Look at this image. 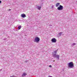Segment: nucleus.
<instances>
[{"label":"nucleus","instance_id":"nucleus-2","mask_svg":"<svg viewBox=\"0 0 77 77\" xmlns=\"http://www.w3.org/2000/svg\"><path fill=\"white\" fill-rule=\"evenodd\" d=\"M68 66L69 68H73L74 67V63L72 62H70L68 63Z\"/></svg>","mask_w":77,"mask_h":77},{"label":"nucleus","instance_id":"nucleus-8","mask_svg":"<svg viewBox=\"0 0 77 77\" xmlns=\"http://www.w3.org/2000/svg\"><path fill=\"white\" fill-rule=\"evenodd\" d=\"M26 75H27V74H26L25 72H24L23 73V74H22V77H25Z\"/></svg>","mask_w":77,"mask_h":77},{"label":"nucleus","instance_id":"nucleus-4","mask_svg":"<svg viewBox=\"0 0 77 77\" xmlns=\"http://www.w3.org/2000/svg\"><path fill=\"white\" fill-rule=\"evenodd\" d=\"M57 9L59 10V11H61L62 10H63V7L62 5H60V6L58 7Z\"/></svg>","mask_w":77,"mask_h":77},{"label":"nucleus","instance_id":"nucleus-18","mask_svg":"<svg viewBox=\"0 0 77 77\" xmlns=\"http://www.w3.org/2000/svg\"><path fill=\"white\" fill-rule=\"evenodd\" d=\"M53 5H52V8H53Z\"/></svg>","mask_w":77,"mask_h":77},{"label":"nucleus","instance_id":"nucleus-21","mask_svg":"<svg viewBox=\"0 0 77 77\" xmlns=\"http://www.w3.org/2000/svg\"><path fill=\"white\" fill-rule=\"evenodd\" d=\"M53 62H55V60H53Z\"/></svg>","mask_w":77,"mask_h":77},{"label":"nucleus","instance_id":"nucleus-5","mask_svg":"<svg viewBox=\"0 0 77 77\" xmlns=\"http://www.w3.org/2000/svg\"><path fill=\"white\" fill-rule=\"evenodd\" d=\"M51 41L52 42L54 43L55 42H56L57 40H56V39L55 38H53L51 39Z\"/></svg>","mask_w":77,"mask_h":77},{"label":"nucleus","instance_id":"nucleus-20","mask_svg":"<svg viewBox=\"0 0 77 77\" xmlns=\"http://www.w3.org/2000/svg\"><path fill=\"white\" fill-rule=\"evenodd\" d=\"M62 71H64V69H63Z\"/></svg>","mask_w":77,"mask_h":77},{"label":"nucleus","instance_id":"nucleus-13","mask_svg":"<svg viewBox=\"0 0 77 77\" xmlns=\"http://www.w3.org/2000/svg\"><path fill=\"white\" fill-rule=\"evenodd\" d=\"M43 6V5H42V4H41V5L40 7H41V8Z\"/></svg>","mask_w":77,"mask_h":77},{"label":"nucleus","instance_id":"nucleus-3","mask_svg":"<svg viewBox=\"0 0 77 77\" xmlns=\"http://www.w3.org/2000/svg\"><path fill=\"white\" fill-rule=\"evenodd\" d=\"M40 41V38L38 37H35V39L34 40V42H39Z\"/></svg>","mask_w":77,"mask_h":77},{"label":"nucleus","instance_id":"nucleus-17","mask_svg":"<svg viewBox=\"0 0 77 77\" xmlns=\"http://www.w3.org/2000/svg\"><path fill=\"white\" fill-rule=\"evenodd\" d=\"M2 3V1H1V0H0V3Z\"/></svg>","mask_w":77,"mask_h":77},{"label":"nucleus","instance_id":"nucleus-1","mask_svg":"<svg viewBox=\"0 0 77 77\" xmlns=\"http://www.w3.org/2000/svg\"><path fill=\"white\" fill-rule=\"evenodd\" d=\"M57 50L55 51L52 53L53 54V57L55 58H57L58 60H59V55L56 54Z\"/></svg>","mask_w":77,"mask_h":77},{"label":"nucleus","instance_id":"nucleus-6","mask_svg":"<svg viewBox=\"0 0 77 77\" xmlns=\"http://www.w3.org/2000/svg\"><path fill=\"white\" fill-rule=\"evenodd\" d=\"M21 17L22 18H25V17H26V16L24 14H23L21 15Z\"/></svg>","mask_w":77,"mask_h":77},{"label":"nucleus","instance_id":"nucleus-7","mask_svg":"<svg viewBox=\"0 0 77 77\" xmlns=\"http://www.w3.org/2000/svg\"><path fill=\"white\" fill-rule=\"evenodd\" d=\"M63 32H61L58 33V34L57 35V36L58 37H59V36H61L62 35V33Z\"/></svg>","mask_w":77,"mask_h":77},{"label":"nucleus","instance_id":"nucleus-9","mask_svg":"<svg viewBox=\"0 0 77 77\" xmlns=\"http://www.w3.org/2000/svg\"><path fill=\"white\" fill-rule=\"evenodd\" d=\"M37 8L38 10H41V7L40 6H37Z\"/></svg>","mask_w":77,"mask_h":77},{"label":"nucleus","instance_id":"nucleus-11","mask_svg":"<svg viewBox=\"0 0 77 77\" xmlns=\"http://www.w3.org/2000/svg\"><path fill=\"white\" fill-rule=\"evenodd\" d=\"M21 26H19L18 27V30H20V29H21Z\"/></svg>","mask_w":77,"mask_h":77},{"label":"nucleus","instance_id":"nucleus-12","mask_svg":"<svg viewBox=\"0 0 77 77\" xmlns=\"http://www.w3.org/2000/svg\"><path fill=\"white\" fill-rule=\"evenodd\" d=\"M72 45H75V43H73V44H72Z\"/></svg>","mask_w":77,"mask_h":77},{"label":"nucleus","instance_id":"nucleus-19","mask_svg":"<svg viewBox=\"0 0 77 77\" xmlns=\"http://www.w3.org/2000/svg\"><path fill=\"white\" fill-rule=\"evenodd\" d=\"M49 26H52V25H50Z\"/></svg>","mask_w":77,"mask_h":77},{"label":"nucleus","instance_id":"nucleus-15","mask_svg":"<svg viewBox=\"0 0 77 77\" xmlns=\"http://www.w3.org/2000/svg\"><path fill=\"white\" fill-rule=\"evenodd\" d=\"M25 62H26V63H27V62H28V60H26Z\"/></svg>","mask_w":77,"mask_h":77},{"label":"nucleus","instance_id":"nucleus-16","mask_svg":"<svg viewBox=\"0 0 77 77\" xmlns=\"http://www.w3.org/2000/svg\"><path fill=\"white\" fill-rule=\"evenodd\" d=\"M11 9H9V10H8V11H11Z\"/></svg>","mask_w":77,"mask_h":77},{"label":"nucleus","instance_id":"nucleus-10","mask_svg":"<svg viewBox=\"0 0 77 77\" xmlns=\"http://www.w3.org/2000/svg\"><path fill=\"white\" fill-rule=\"evenodd\" d=\"M60 5V3H58L56 4V7H58L59 6V5Z\"/></svg>","mask_w":77,"mask_h":77},{"label":"nucleus","instance_id":"nucleus-14","mask_svg":"<svg viewBox=\"0 0 77 77\" xmlns=\"http://www.w3.org/2000/svg\"><path fill=\"white\" fill-rule=\"evenodd\" d=\"M49 67H50V68L52 67V66L51 65L49 66Z\"/></svg>","mask_w":77,"mask_h":77}]
</instances>
